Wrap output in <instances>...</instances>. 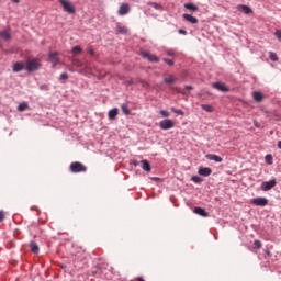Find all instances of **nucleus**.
<instances>
[{
    "label": "nucleus",
    "mask_w": 281,
    "mask_h": 281,
    "mask_svg": "<svg viewBox=\"0 0 281 281\" xmlns=\"http://www.w3.org/2000/svg\"><path fill=\"white\" fill-rule=\"evenodd\" d=\"M206 159H209V161H215L216 164L223 162L221 156H216L215 154H207Z\"/></svg>",
    "instance_id": "17"
},
{
    "label": "nucleus",
    "mask_w": 281,
    "mask_h": 281,
    "mask_svg": "<svg viewBox=\"0 0 281 281\" xmlns=\"http://www.w3.org/2000/svg\"><path fill=\"white\" fill-rule=\"evenodd\" d=\"M250 203L252 205H256L257 207H267L269 205V199L267 198H254L250 200Z\"/></svg>",
    "instance_id": "3"
},
{
    "label": "nucleus",
    "mask_w": 281,
    "mask_h": 281,
    "mask_svg": "<svg viewBox=\"0 0 281 281\" xmlns=\"http://www.w3.org/2000/svg\"><path fill=\"white\" fill-rule=\"evenodd\" d=\"M119 113H120V109L113 108V109L110 110L109 113H108L109 120H115V119L117 117Z\"/></svg>",
    "instance_id": "18"
},
{
    "label": "nucleus",
    "mask_w": 281,
    "mask_h": 281,
    "mask_svg": "<svg viewBox=\"0 0 281 281\" xmlns=\"http://www.w3.org/2000/svg\"><path fill=\"white\" fill-rule=\"evenodd\" d=\"M27 109H30L27 102H22L18 105V111H20L21 113H23V111H27Z\"/></svg>",
    "instance_id": "24"
},
{
    "label": "nucleus",
    "mask_w": 281,
    "mask_h": 281,
    "mask_svg": "<svg viewBox=\"0 0 281 281\" xmlns=\"http://www.w3.org/2000/svg\"><path fill=\"white\" fill-rule=\"evenodd\" d=\"M162 60H164V61L166 63V65H168L169 67L175 66V61H173L172 59L164 58Z\"/></svg>",
    "instance_id": "36"
},
{
    "label": "nucleus",
    "mask_w": 281,
    "mask_h": 281,
    "mask_svg": "<svg viewBox=\"0 0 281 281\" xmlns=\"http://www.w3.org/2000/svg\"><path fill=\"white\" fill-rule=\"evenodd\" d=\"M126 85H134L133 80L126 81Z\"/></svg>",
    "instance_id": "47"
},
{
    "label": "nucleus",
    "mask_w": 281,
    "mask_h": 281,
    "mask_svg": "<svg viewBox=\"0 0 281 281\" xmlns=\"http://www.w3.org/2000/svg\"><path fill=\"white\" fill-rule=\"evenodd\" d=\"M178 34H182L183 36H186V34H188V31L180 29V30H178Z\"/></svg>",
    "instance_id": "42"
},
{
    "label": "nucleus",
    "mask_w": 281,
    "mask_h": 281,
    "mask_svg": "<svg viewBox=\"0 0 281 281\" xmlns=\"http://www.w3.org/2000/svg\"><path fill=\"white\" fill-rule=\"evenodd\" d=\"M165 85H175L177 82V78L175 75H169L167 78L164 79Z\"/></svg>",
    "instance_id": "20"
},
{
    "label": "nucleus",
    "mask_w": 281,
    "mask_h": 281,
    "mask_svg": "<svg viewBox=\"0 0 281 281\" xmlns=\"http://www.w3.org/2000/svg\"><path fill=\"white\" fill-rule=\"evenodd\" d=\"M159 127L161 131H170V128H175V122L170 119L162 120L159 123Z\"/></svg>",
    "instance_id": "6"
},
{
    "label": "nucleus",
    "mask_w": 281,
    "mask_h": 281,
    "mask_svg": "<svg viewBox=\"0 0 281 281\" xmlns=\"http://www.w3.org/2000/svg\"><path fill=\"white\" fill-rule=\"evenodd\" d=\"M48 58L53 65V67H56L60 61L58 60V53L57 52H50L48 54Z\"/></svg>",
    "instance_id": "11"
},
{
    "label": "nucleus",
    "mask_w": 281,
    "mask_h": 281,
    "mask_svg": "<svg viewBox=\"0 0 281 281\" xmlns=\"http://www.w3.org/2000/svg\"><path fill=\"white\" fill-rule=\"evenodd\" d=\"M87 166H85L82 162L75 161L70 164V172L74 175H78L79 172H86Z\"/></svg>",
    "instance_id": "1"
},
{
    "label": "nucleus",
    "mask_w": 281,
    "mask_h": 281,
    "mask_svg": "<svg viewBox=\"0 0 281 281\" xmlns=\"http://www.w3.org/2000/svg\"><path fill=\"white\" fill-rule=\"evenodd\" d=\"M186 89H187L188 91H190V90H192L193 88H192V86H186Z\"/></svg>",
    "instance_id": "44"
},
{
    "label": "nucleus",
    "mask_w": 281,
    "mask_h": 281,
    "mask_svg": "<svg viewBox=\"0 0 281 281\" xmlns=\"http://www.w3.org/2000/svg\"><path fill=\"white\" fill-rule=\"evenodd\" d=\"M59 3H61L65 12H68V14H76V7L69 0H59Z\"/></svg>",
    "instance_id": "4"
},
{
    "label": "nucleus",
    "mask_w": 281,
    "mask_h": 281,
    "mask_svg": "<svg viewBox=\"0 0 281 281\" xmlns=\"http://www.w3.org/2000/svg\"><path fill=\"white\" fill-rule=\"evenodd\" d=\"M121 109H122L124 115H131V109H128V104L123 103V104L121 105Z\"/></svg>",
    "instance_id": "25"
},
{
    "label": "nucleus",
    "mask_w": 281,
    "mask_h": 281,
    "mask_svg": "<svg viewBox=\"0 0 281 281\" xmlns=\"http://www.w3.org/2000/svg\"><path fill=\"white\" fill-rule=\"evenodd\" d=\"M201 109L203 111H206V113H212V111H214V108L212 105H210V104H202Z\"/></svg>",
    "instance_id": "26"
},
{
    "label": "nucleus",
    "mask_w": 281,
    "mask_h": 281,
    "mask_svg": "<svg viewBox=\"0 0 281 281\" xmlns=\"http://www.w3.org/2000/svg\"><path fill=\"white\" fill-rule=\"evenodd\" d=\"M182 19H184V21H188V23H192L193 25L199 23V19H196L192 14L184 13L182 15Z\"/></svg>",
    "instance_id": "14"
},
{
    "label": "nucleus",
    "mask_w": 281,
    "mask_h": 281,
    "mask_svg": "<svg viewBox=\"0 0 281 281\" xmlns=\"http://www.w3.org/2000/svg\"><path fill=\"white\" fill-rule=\"evenodd\" d=\"M198 173L201 175V177H210V175H212V168L200 167Z\"/></svg>",
    "instance_id": "12"
},
{
    "label": "nucleus",
    "mask_w": 281,
    "mask_h": 281,
    "mask_svg": "<svg viewBox=\"0 0 281 281\" xmlns=\"http://www.w3.org/2000/svg\"><path fill=\"white\" fill-rule=\"evenodd\" d=\"M172 113H176V115H186V113L182 110H179L177 108H171Z\"/></svg>",
    "instance_id": "31"
},
{
    "label": "nucleus",
    "mask_w": 281,
    "mask_h": 281,
    "mask_svg": "<svg viewBox=\"0 0 281 281\" xmlns=\"http://www.w3.org/2000/svg\"><path fill=\"white\" fill-rule=\"evenodd\" d=\"M274 36H276V38L278 40V42L281 43V30H277V31L274 32Z\"/></svg>",
    "instance_id": "37"
},
{
    "label": "nucleus",
    "mask_w": 281,
    "mask_h": 281,
    "mask_svg": "<svg viewBox=\"0 0 281 281\" xmlns=\"http://www.w3.org/2000/svg\"><path fill=\"white\" fill-rule=\"evenodd\" d=\"M116 32L119 34H127L128 33V29H126L125 26H116Z\"/></svg>",
    "instance_id": "27"
},
{
    "label": "nucleus",
    "mask_w": 281,
    "mask_h": 281,
    "mask_svg": "<svg viewBox=\"0 0 281 281\" xmlns=\"http://www.w3.org/2000/svg\"><path fill=\"white\" fill-rule=\"evenodd\" d=\"M194 214H198V216H204V217H207L210 216V214L207 213V211H205V209L201 207V206H196L194 210H193Z\"/></svg>",
    "instance_id": "15"
},
{
    "label": "nucleus",
    "mask_w": 281,
    "mask_h": 281,
    "mask_svg": "<svg viewBox=\"0 0 281 281\" xmlns=\"http://www.w3.org/2000/svg\"><path fill=\"white\" fill-rule=\"evenodd\" d=\"M182 93H183L184 95H187V92H186V91H183Z\"/></svg>",
    "instance_id": "49"
},
{
    "label": "nucleus",
    "mask_w": 281,
    "mask_h": 281,
    "mask_svg": "<svg viewBox=\"0 0 281 281\" xmlns=\"http://www.w3.org/2000/svg\"><path fill=\"white\" fill-rule=\"evenodd\" d=\"M237 10L239 12H243L244 14H252L254 13V10H251L250 7L245 5V4L237 5Z\"/></svg>",
    "instance_id": "13"
},
{
    "label": "nucleus",
    "mask_w": 281,
    "mask_h": 281,
    "mask_svg": "<svg viewBox=\"0 0 281 281\" xmlns=\"http://www.w3.org/2000/svg\"><path fill=\"white\" fill-rule=\"evenodd\" d=\"M274 186H278V180L272 179V180L262 182L260 186V189L262 190V192H269V190H273Z\"/></svg>",
    "instance_id": "5"
},
{
    "label": "nucleus",
    "mask_w": 281,
    "mask_h": 281,
    "mask_svg": "<svg viewBox=\"0 0 281 281\" xmlns=\"http://www.w3.org/2000/svg\"><path fill=\"white\" fill-rule=\"evenodd\" d=\"M72 54L75 55L82 54V48L80 46L72 47Z\"/></svg>",
    "instance_id": "30"
},
{
    "label": "nucleus",
    "mask_w": 281,
    "mask_h": 281,
    "mask_svg": "<svg viewBox=\"0 0 281 281\" xmlns=\"http://www.w3.org/2000/svg\"><path fill=\"white\" fill-rule=\"evenodd\" d=\"M142 168L145 170V172H150L151 167L150 162L148 160H140Z\"/></svg>",
    "instance_id": "22"
},
{
    "label": "nucleus",
    "mask_w": 281,
    "mask_h": 281,
    "mask_svg": "<svg viewBox=\"0 0 281 281\" xmlns=\"http://www.w3.org/2000/svg\"><path fill=\"white\" fill-rule=\"evenodd\" d=\"M40 89H41V91H49V86L42 85V86H40Z\"/></svg>",
    "instance_id": "40"
},
{
    "label": "nucleus",
    "mask_w": 281,
    "mask_h": 281,
    "mask_svg": "<svg viewBox=\"0 0 281 281\" xmlns=\"http://www.w3.org/2000/svg\"><path fill=\"white\" fill-rule=\"evenodd\" d=\"M277 146L281 150V140L278 142Z\"/></svg>",
    "instance_id": "45"
},
{
    "label": "nucleus",
    "mask_w": 281,
    "mask_h": 281,
    "mask_svg": "<svg viewBox=\"0 0 281 281\" xmlns=\"http://www.w3.org/2000/svg\"><path fill=\"white\" fill-rule=\"evenodd\" d=\"M252 98H254L255 102H262V100H265V95L258 91L252 93Z\"/></svg>",
    "instance_id": "21"
},
{
    "label": "nucleus",
    "mask_w": 281,
    "mask_h": 281,
    "mask_svg": "<svg viewBox=\"0 0 281 281\" xmlns=\"http://www.w3.org/2000/svg\"><path fill=\"white\" fill-rule=\"evenodd\" d=\"M149 5H151V8H155V10H161V4L157 2H149Z\"/></svg>",
    "instance_id": "35"
},
{
    "label": "nucleus",
    "mask_w": 281,
    "mask_h": 281,
    "mask_svg": "<svg viewBox=\"0 0 281 281\" xmlns=\"http://www.w3.org/2000/svg\"><path fill=\"white\" fill-rule=\"evenodd\" d=\"M266 164H268L269 166H271V164H273V156H271V154H268L266 156Z\"/></svg>",
    "instance_id": "32"
},
{
    "label": "nucleus",
    "mask_w": 281,
    "mask_h": 281,
    "mask_svg": "<svg viewBox=\"0 0 281 281\" xmlns=\"http://www.w3.org/2000/svg\"><path fill=\"white\" fill-rule=\"evenodd\" d=\"M0 38H2V41H10L12 38V35L10 34V27H5L3 31H0Z\"/></svg>",
    "instance_id": "10"
},
{
    "label": "nucleus",
    "mask_w": 281,
    "mask_h": 281,
    "mask_svg": "<svg viewBox=\"0 0 281 281\" xmlns=\"http://www.w3.org/2000/svg\"><path fill=\"white\" fill-rule=\"evenodd\" d=\"M191 181H193V183H203V178L199 176H192Z\"/></svg>",
    "instance_id": "28"
},
{
    "label": "nucleus",
    "mask_w": 281,
    "mask_h": 281,
    "mask_svg": "<svg viewBox=\"0 0 281 281\" xmlns=\"http://www.w3.org/2000/svg\"><path fill=\"white\" fill-rule=\"evenodd\" d=\"M262 247V241L260 240H255L254 243V249H260Z\"/></svg>",
    "instance_id": "34"
},
{
    "label": "nucleus",
    "mask_w": 281,
    "mask_h": 281,
    "mask_svg": "<svg viewBox=\"0 0 281 281\" xmlns=\"http://www.w3.org/2000/svg\"><path fill=\"white\" fill-rule=\"evenodd\" d=\"M269 58L272 60V63H278V55L273 52L269 53Z\"/></svg>",
    "instance_id": "29"
},
{
    "label": "nucleus",
    "mask_w": 281,
    "mask_h": 281,
    "mask_svg": "<svg viewBox=\"0 0 281 281\" xmlns=\"http://www.w3.org/2000/svg\"><path fill=\"white\" fill-rule=\"evenodd\" d=\"M88 53H89L91 56H94L95 50H93V48H89Z\"/></svg>",
    "instance_id": "43"
},
{
    "label": "nucleus",
    "mask_w": 281,
    "mask_h": 281,
    "mask_svg": "<svg viewBox=\"0 0 281 281\" xmlns=\"http://www.w3.org/2000/svg\"><path fill=\"white\" fill-rule=\"evenodd\" d=\"M25 64L23 61H18L13 65V71L14 74H19V71H23L25 69Z\"/></svg>",
    "instance_id": "16"
},
{
    "label": "nucleus",
    "mask_w": 281,
    "mask_h": 281,
    "mask_svg": "<svg viewBox=\"0 0 281 281\" xmlns=\"http://www.w3.org/2000/svg\"><path fill=\"white\" fill-rule=\"evenodd\" d=\"M13 3H21V0H12Z\"/></svg>",
    "instance_id": "48"
},
{
    "label": "nucleus",
    "mask_w": 281,
    "mask_h": 281,
    "mask_svg": "<svg viewBox=\"0 0 281 281\" xmlns=\"http://www.w3.org/2000/svg\"><path fill=\"white\" fill-rule=\"evenodd\" d=\"M160 115L162 116V117H170V112H168V111H166V110H160Z\"/></svg>",
    "instance_id": "38"
},
{
    "label": "nucleus",
    "mask_w": 281,
    "mask_h": 281,
    "mask_svg": "<svg viewBox=\"0 0 281 281\" xmlns=\"http://www.w3.org/2000/svg\"><path fill=\"white\" fill-rule=\"evenodd\" d=\"M167 56H177V53L173 49L166 50Z\"/></svg>",
    "instance_id": "39"
},
{
    "label": "nucleus",
    "mask_w": 281,
    "mask_h": 281,
    "mask_svg": "<svg viewBox=\"0 0 281 281\" xmlns=\"http://www.w3.org/2000/svg\"><path fill=\"white\" fill-rule=\"evenodd\" d=\"M32 254H38L40 248H38V244H36V241H31L29 245Z\"/></svg>",
    "instance_id": "23"
},
{
    "label": "nucleus",
    "mask_w": 281,
    "mask_h": 281,
    "mask_svg": "<svg viewBox=\"0 0 281 281\" xmlns=\"http://www.w3.org/2000/svg\"><path fill=\"white\" fill-rule=\"evenodd\" d=\"M140 56L149 60V63H159L160 58L156 55L149 54L148 50H140Z\"/></svg>",
    "instance_id": "7"
},
{
    "label": "nucleus",
    "mask_w": 281,
    "mask_h": 281,
    "mask_svg": "<svg viewBox=\"0 0 281 281\" xmlns=\"http://www.w3.org/2000/svg\"><path fill=\"white\" fill-rule=\"evenodd\" d=\"M136 280H137V281H146V280H144V278H142V277L136 278Z\"/></svg>",
    "instance_id": "46"
},
{
    "label": "nucleus",
    "mask_w": 281,
    "mask_h": 281,
    "mask_svg": "<svg viewBox=\"0 0 281 281\" xmlns=\"http://www.w3.org/2000/svg\"><path fill=\"white\" fill-rule=\"evenodd\" d=\"M59 80L60 82L65 81V80H69V75L67 72H63L60 76H59Z\"/></svg>",
    "instance_id": "33"
},
{
    "label": "nucleus",
    "mask_w": 281,
    "mask_h": 281,
    "mask_svg": "<svg viewBox=\"0 0 281 281\" xmlns=\"http://www.w3.org/2000/svg\"><path fill=\"white\" fill-rule=\"evenodd\" d=\"M212 87H213V89H216L217 91H222V93L229 92V88L223 82H214L212 85Z\"/></svg>",
    "instance_id": "8"
},
{
    "label": "nucleus",
    "mask_w": 281,
    "mask_h": 281,
    "mask_svg": "<svg viewBox=\"0 0 281 281\" xmlns=\"http://www.w3.org/2000/svg\"><path fill=\"white\" fill-rule=\"evenodd\" d=\"M3 221H5V213L0 211V223H3Z\"/></svg>",
    "instance_id": "41"
},
{
    "label": "nucleus",
    "mask_w": 281,
    "mask_h": 281,
    "mask_svg": "<svg viewBox=\"0 0 281 281\" xmlns=\"http://www.w3.org/2000/svg\"><path fill=\"white\" fill-rule=\"evenodd\" d=\"M128 12H131V7L128 5V3H123L120 9H119V16H124L126 14H128Z\"/></svg>",
    "instance_id": "9"
},
{
    "label": "nucleus",
    "mask_w": 281,
    "mask_h": 281,
    "mask_svg": "<svg viewBox=\"0 0 281 281\" xmlns=\"http://www.w3.org/2000/svg\"><path fill=\"white\" fill-rule=\"evenodd\" d=\"M26 71L32 72V71H38V69H41V60L38 59H30L26 63V67H25Z\"/></svg>",
    "instance_id": "2"
},
{
    "label": "nucleus",
    "mask_w": 281,
    "mask_h": 281,
    "mask_svg": "<svg viewBox=\"0 0 281 281\" xmlns=\"http://www.w3.org/2000/svg\"><path fill=\"white\" fill-rule=\"evenodd\" d=\"M186 10H189V12H199V7H196L194 3H184Z\"/></svg>",
    "instance_id": "19"
}]
</instances>
